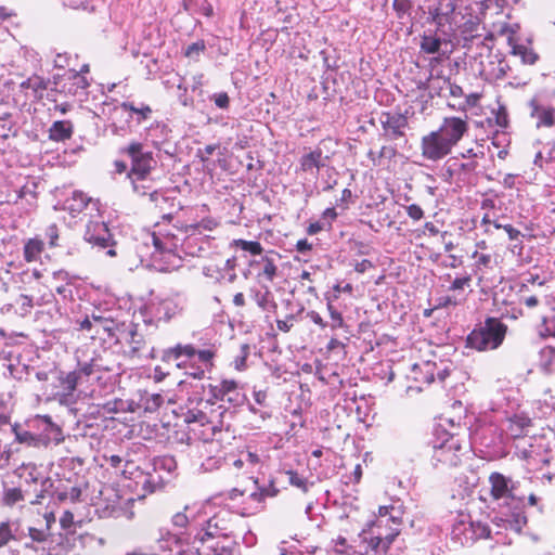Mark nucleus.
Here are the masks:
<instances>
[{
	"label": "nucleus",
	"instance_id": "1",
	"mask_svg": "<svg viewBox=\"0 0 555 555\" xmlns=\"http://www.w3.org/2000/svg\"><path fill=\"white\" fill-rule=\"evenodd\" d=\"M232 532V517L227 511H221L206 520L205 526L192 533L177 535L168 529L160 528L157 542L159 548L182 555H207L210 550L219 552L214 543L207 546V551L201 552L204 544L214 540H229Z\"/></svg>",
	"mask_w": 555,
	"mask_h": 555
},
{
	"label": "nucleus",
	"instance_id": "2",
	"mask_svg": "<svg viewBox=\"0 0 555 555\" xmlns=\"http://www.w3.org/2000/svg\"><path fill=\"white\" fill-rule=\"evenodd\" d=\"M228 411L222 405L215 406L210 400H199L193 408L188 406L182 414L190 433L205 442L211 441L223 430Z\"/></svg>",
	"mask_w": 555,
	"mask_h": 555
},
{
	"label": "nucleus",
	"instance_id": "3",
	"mask_svg": "<svg viewBox=\"0 0 555 555\" xmlns=\"http://www.w3.org/2000/svg\"><path fill=\"white\" fill-rule=\"evenodd\" d=\"M15 440L30 448L48 449L64 441L62 428L48 415H37L26 422V428L12 426Z\"/></svg>",
	"mask_w": 555,
	"mask_h": 555
},
{
	"label": "nucleus",
	"instance_id": "4",
	"mask_svg": "<svg viewBox=\"0 0 555 555\" xmlns=\"http://www.w3.org/2000/svg\"><path fill=\"white\" fill-rule=\"evenodd\" d=\"M402 525V512L399 506H380L375 522L376 535L371 538L366 550L386 552L399 535Z\"/></svg>",
	"mask_w": 555,
	"mask_h": 555
},
{
	"label": "nucleus",
	"instance_id": "5",
	"mask_svg": "<svg viewBox=\"0 0 555 555\" xmlns=\"http://www.w3.org/2000/svg\"><path fill=\"white\" fill-rule=\"evenodd\" d=\"M506 331L507 326L499 319L488 318L467 336V346L478 351L494 350L502 345Z\"/></svg>",
	"mask_w": 555,
	"mask_h": 555
},
{
	"label": "nucleus",
	"instance_id": "6",
	"mask_svg": "<svg viewBox=\"0 0 555 555\" xmlns=\"http://www.w3.org/2000/svg\"><path fill=\"white\" fill-rule=\"evenodd\" d=\"M179 229L169 231L158 230L150 235L154 251L152 257L155 260H164L167 263L166 270L177 269L181 266V258L177 255L182 238L176 233Z\"/></svg>",
	"mask_w": 555,
	"mask_h": 555
},
{
	"label": "nucleus",
	"instance_id": "7",
	"mask_svg": "<svg viewBox=\"0 0 555 555\" xmlns=\"http://www.w3.org/2000/svg\"><path fill=\"white\" fill-rule=\"evenodd\" d=\"M490 537V528L482 521H473L467 514H459L454 519L451 530V539L462 545L473 544L479 539Z\"/></svg>",
	"mask_w": 555,
	"mask_h": 555
},
{
	"label": "nucleus",
	"instance_id": "8",
	"mask_svg": "<svg viewBox=\"0 0 555 555\" xmlns=\"http://www.w3.org/2000/svg\"><path fill=\"white\" fill-rule=\"evenodd\" d=\"M122 152L129 156L131 162L127 178H134L135 180L146 179L157 165L153 152L144 150L141 142H130Z\"/></svg>",
	"mask_w": 555,
	"mask_h": 555
},
{
	"label": "nucleus",
	"instance_id": "9",
	"mask_svg": "<svg viewBox=\"0 0 555 555\" xmlns=\"http://www.w3.org/2000/svg\"><path fill=\"white\" fill-rule=\"evenodd\" d=\"M466 449L459 437L449 435L440 443L434 444L431 462L435 467H455L461 463Z\"/></svg>",
	"mask_w": 555,
	"mask_h": 555
},
{
	"label": "nucleus",
	"instance_id": "10",
	"mask_svg": "<svg viewBox=\"0 0 555 555\" xmlns=\"http://www.w3.org/2000/svg\"><path fill=\"white\" fill-rule=\"evenodd\" d=\"M517 297L520 305L534 309L542 302H547V287L539 275L528 274L516 284Z\"/></svg>",
	"mask_w": 555,
	"mask_h": 555
},
{
	"label": "nucleus",
	"instance_id": "11",
	"mask_svg": "<svg viewBox=\"0 0 555 555\" xmlns=\"http://www.w3.org/2000/svg\"><path fill=\"white\" fill-rule=\"evenodd\" d=\"M422 156L431 162H438L452 151L450 144L437 132V130L424 135L421 140Z\"/></svg>",
	"mask_w": 555,
	"mask_h": 555
},
{
	"label": "nucleus",
	"instance_id": "12",
	"mask_svg": "<svg viewBox=\"0 0 555 555\" xmlns=\"http://www.w3.org/2000/svg\"><path fill=\"white\" fill-rule=\"evenodd\" d=\"M85 240L98 246L99 248H106V255L109 257L116 256V250L112 247V234L104 221H90L83 235Z\"/></svg>",
	"mask_w": 555,
	"mask_h": 555
},
{
	"label": "nucleus",
	"instance_id": "13",
	"mask_svg": "<svg viewBox=\"0 0 555 555\" xmlns=\"http://www.w3.org/2000/svg\"><path fill=\"white\" fill-rule=\"evenodd\" d=\"M469 126L467 118L461 117H446L442 124L437 129V132L450 144L453 149L468 132Z\"/></svg>",
	"mask_w": 555,
	"mask_h": 555
},
{
	"label": "nucleus",
	"instance_id": "14",
	"mask_svg": "<svg viewBox=\"0 0 555 555\" xmlns=\"http://www.w3.org/2000/svg\"><path fill=\"white\" fill-rule=\"evenodd\" d=\"M155 313L159 320L169 321L184 309V299L176 293L167 297H155Z\"/></svg>",
	"mask_w": 555,
	"mask_h": 555
},
{
	"label": "nucleus",
	"instance_id": "15",
	"mask_svg": "<svg viewBox=\"0 0 555 555\" xmlns=\"http://www.w3.org/2000/svg\"><path fill=\"white\" fill-rule=\"evenodd\" d=\"M208 388L215 400L227 401L233 405L240 404L243 401L237 383L233 379H223L217 384H209Z\"/></svg>",
	"mask_w": 555,
	"mask_h": 555
},
{
	"label": "nucleus",
	"instance_id": "16",
	"mask_svg": "<svg viewBox=\"0 0 555 555\" xmlns=\"http://www.w3.org/2000/svg\"><path fill=\"white\" fill-rule=\"evenodd\" d=\"M528 106L530 108V117L534 120L538 129L552 128L555 126V107L544 104L538 98H532Z\"/></svg>",
	"mask_w": 555,
	"mask_h": 555
},
{
	"label": "nucleus",
	"instance_id": "17",
	"mask_svg": "<svg viewBox=\"0 0 555 555\" xmlns=\"http://www.w3.org/2000/svg\"><path fill=\"white\" fill-rule=\"evenodd\" d=\"M489 482L491 485V495L493 499H505L511 500V502L518 499L514 493L516 483L503 474L496 472L492 473L489 476Z\"/></svg>",
	"mask_w": 555,
	"mask_h": 555
},
{
	"label": "nucleus",
	"instance_id": "18",
	"mask_svg": "<svg viewBox=\"0 0 555 555\" xmlns=\"http://www.w3.org/2000/svg\"><path fill=\"white\" fill-rule=\"evenodd\" d=\"M380 122L385 133L391 139L396 140L404 134L408 127V118L402 114H383Z\"/></svg>",
	"mask_w": 555,
	"mask_h": 555
},
{
	"label": "nucleus",
	"instance_id": "19",
	"mask_svg": "<svg viewBox=\"0 0 555 555\" xmlns=\"http://www.w3.org/2000/svg\"><path fill=\"white\" fill-rule=\"evenodd\" d=\"M456 3V0H438L436 5L429 8L428 13L430 18L438 28H442L450 23Z\"/></svg>",
	"mask_w": 555,
	"mask_h": 555
},
{
	"label": "nucleus",
	"instance_id": "20",
	"mask_svg": "<svg viewBox=\"0 0 555 555\" xmlns=\"http://www.w3.org/2000/svg\"><path fill=\"white\" fill-rule=\"evenodd\" d=\"M532 427L531 418L525 414H515L506 420L505 431L509 437L517 439L528 436Z\"/></svg>",
	"mask_w": 555,
	"mask_h": 555
},
{
	"label": "nucleus",
	"instance_id": "21",
	"mask_svg": "<svg viewBox=\"0 0 555 555\" xmlns=\"http://www.w3.org/2000/svg\"><path fill=\"white\" fill-rule=\"evenodd\" d=\"M203 508V504L198 503L185 505L182 512H178L172 516L171 524L177 528H185L190 522L198 518Z\"/></svg>",
	"mask_w": 555,
	"mask_h": 555
},
{
	"label": "nucleus",
	"instance_id": "22",
	"mask_svg": "<svg viewBox=\"0 0 555 555\" xmlns=\"http://www.w3.org/2000/svg\"><path fill=\"white\" fill-rule=\"evenodd\" d=\"M74 132L73 122L69 120L54 121L49 129V139L55 142L69 140Z\"/></svg>",
	"mask_w": 555,
	"mask_h": 555
},
{
	"label": "nucleus",
	"instance_id": "23",
	"mask_svg": "<svg viewBox=\"0 0 555 555\" xmlns=\"http://www.w3.org/2000/svg\"><path fill=\"white\" fill-rule=\"evenodd\" d=\"M512 504H515V511H513L509 515H506V521L508 522L511 529L516 532H520L524 526L527 524V517L524 511L520 508V505L524 504V500L518 498L516 501H512Z\"/></svg>",
	"mask_w": 555,
	"mask_h": 555
},
{
	"label": "nucleus",
	"instance_id": "24",
	"mask_svg": "<svg viewBox=\"0 0 555 555\" xmlns=\"http://www.w3.org/2000/svg\"><path fill=\"white\" fill-rule=\"evenodd\" d=\"M326 158L327 156L323 157V152L321 149H315L302 155L300 158V168L304 171H312L313 169H319L320 167L324 166L323 160Z\"/></svg>",
	"mask_w": 555,
	"mask_h": 555
},
{
	"label": "nucleus",
	"instance_id": "25",
	"mask_svg": "<svg viewBox=\"0 0 555 555\" xmlns=\"http://www.w3.org/2000/svg\"><path fill=\"white\" fill-rule=\"evenodd\" d=\"M197 350L193 345H181L178 344L172 348L164 351V359L167 361H176L181 357L193 358L196 356Z\"/></svg>",
	"mask_w": 555,
	"mask_h": 555
},
{
	"label": "nucleus",
	"instance_id": "26",
	"mask_svg": "<svg viewBox=\"0 0 555 555\" xmlns=\"http://www.w3.org/2000/svg\"><path fill=\"white\" fill-rule=\"evenodd\" d=\"M0 487L2 489L1 503L5 506H13L25 500V494L21 488L13 487L7 488L5 482L1 481Z\"/></svg>",
	"mask_w": 555,
	"mask_h": 555
},
{
	"label": "nucleus",
	"instance_id": "27",
	"mask_svg": "<svg viewBox=\"0 0 555 555\" xmlns=\"http://www.w3.org/2000/svg\"><path fill=\"white\" fill-rule=\"evenodd\" d=\"M43 242L39 238H30L24 245V259L27 262L37 261L43 251Z\"/></svg>",
	"mask_w": 555,
	"mask_h": 555
},
{
	"label": "nucleus",
	"instance_id": "28",
	"mask_svg": "<svg viewBox=\"0 0 555 555\" xmlns=\"http://www.w3.org/2000/svg\"><path fill=\"white\" fill-rule=\"evenodd\" d=\"M90 201L91 198L82 192L75 191L72 197L66 199L65 208L70 212H80L87 207Z\"/></svg>",
	"mask_w": 555,
	"mask_h": 555
},
{
	"label": "nucleus",
	"instance_id": "29",
	"mask_svg": "<svg viewBox=\"0 0 555 555\" xmlns=\"http://www.w3.org/2000/svg\"><path fill=\"white\" fill-rule=\"evenodd\" d=\"M16 530L17 526L10 520L0 522V548L16 540Z\"/></svg>",
	"mask_w": 555,
	"mask_h": 555
},
{
	"label": "nucleus",
	"instance_id": "30",
	"mask_svg": "<svg viewBox=\"0 0 555 555\" xmlns=\"http://www.w3.org/2000/svg\"><path fill=\"white\" fill-rule=\"evenodd\" d=\"M279 492L280 490L275 487L273 480H271L268 486L258 487L257 491L250 494V499L261 504L267 498L276 496Z\"/></svg>",
	"mask_w": 555,
	"mask_h": 555
},
{
	"label": "nucleus",
	"instance_id": "31",
	"mask_svg": "<svg viewBox=\"0 0 555 555\" xmlns=\"http://www.w3.org/2000/svg\"><path fill=\"white\" fill-rule=\"evenodd\" d=\"M257 263L261 266L258 275L263 276L269 282L273 281L278 272V268L273 259L269 258L268 256H264Z\"/></svg>",
	"mask_w": 555,
	"mask_h": 555
},
{
	"label": "nucleus",
	"instance_id": "32",
	"mask_svg": "<svg viewBox=\"0 0 555 555\" xmlns=\"http://www.w3.org/2000/svg\"><path fill=\"white\" fill-rule=\"evenodd\" d=\"M254 299L259 308L264 311H270L276 308L271 292L267 288L264 292H256Z\"/></svg>",
	"mask_w": 555,
	"mask_h": 555
},
{
	"label": "nucleus",
	"instance_id": "33",
	"mask_svg": "<svg viewBox=\"0 0 555 555\" xmlns=\"http://www.w3.org/2000/svg\"><path fill=\"white\" fill-rule=\"evenodd\" d=\"M120 107L124 111H129L138 115L137 121L140 124L151 117L152 108L149 105L142 104L140 107L133 105L130 102L121 103Z\"/></svg>",
	"mask_w": 555,
	"mask_h": 555
},
{
	"label": "nucleus",
	"instance_id": "34",
	"mask_svg": "<svg viewBox=\"0 0 555 555\" xmlns=\"http://www.w3.org/2000/svg\"><path fill=\"white\" fill-rule=\"evenodd\" d=\"M232 245L236 248L242 249L250 255H261L263 248L261 244L257 241H246V240H234Z\"/></svg>",
	"mask_w": 555,
	"mask_h": 555
},
{
	"label": "nucleus",
	"instance_id": "35",
	"mask_svg": "<svg viewBox=\"0 0 555 555\" xmlns=\"http://www.w3.org/2000/svg\"><path fill=\"white\" fill-rule=\"evenodd\" d=\"M441 42V39L435 36H424L421 41V49L427 54L438 53Z\"/></svg>",
	"mask_w": 555,
	"mask_h": 555
},
{
	"label": "nucleus",
	"instance_id": "36",
	"mask_svg": "<svg viewBox=\"0 0 555 555\" xmlns=\"http://www.w3.org/2000/svg\"><path fill=\"white\" fill-rule=\"evenodd\" d=\"M127 179L129 180V182L132 186L133 193H135L137 195H140V196L147 195L152 190L151 180L149 178L139 179V180H135L134 178H127Z\"/></svg>",
	"mask_w": 555,
	"mask_h": 555
},
{
	"label": "nucleus",
	"instance_id": "37",
	"mask_svg": "<svg viewBox=\"0 0 555 555\" xmlns=\"http://www.w3.org/2000/svg\"><path fill=\"white\" fill-rule=\"evenodd\" d=\"M68 79L73 80V85L68 89V92L73 94H75L77 90L86 89L89 86L87 78L80 73H77L76 70L68 72Z\"/></svg>",
	"mask_w": 555,
	"mask_h": 555
},
{
	"label": "nucleus",
	"instance_id": "38",
	"mask_svg": "<svg viewBox=\"0 0 555 555\" xmlns=\"http://www.w3.org/2000/svg\"><path fill=\"white\" fill-rule=\"evenodd\" d=\"M513 53L521 57L526 64H533L537 61V54L529 48L522 44L513 47Z\"/></svg>",
	"mask_w": 555,
	"mask_h": 555
},
{
	"label": "nucleus",
	"instance_id": "39",
	"mask_svg": "<svg viewBox=\"0 0 555 555\" xmlns=\"http://www.w3.org/2000/svg\"><path fill=\"white\" fill-rule=\"evenodd\" d=\"M555 360V348L545 346L540 351V365L544 371H548Z\"/></svg>",
	"mask_w": 555,
	"mask_h": 555
},
{
	"label": "nucleus",
	"instance_id": "40",
	"mask_svg": "<svg viewBox=\"0 0 555 555\" xmlns=\"http://www.w3.org/2000/svg\"><path fill=\"white\" fill-rule=\"evenodd\" d=\"M493 114H494L495 124L502 129L507 128L508 113H507L506 106L503 104H499L498 108L495 111H493Z\"/></svg>",
	"mask_w": 555,
	"mask_h": 555
},
{
	"label": "nucleus",
	"instance_id": "41",
	"mask_svg": "<svg viewBox=\"0 0 555 555\" xmlns=\"http://www.w3.org/2000/svg\"><path fill=\"white\" fill-rule=\"evenodd\" d=\"M286 475L288 476V481L292 486L302 490L304 492L308 491V480L305 477L293 470L286 472Z\"/></svg>",
	"mask_w": 555,
	"mask_h": 555
},
{
	"label": "nucleus",
	"instance_id": "42",
	"mask_svg": "<svg viewBox=\"0 0 555 555\" xmlns=\"http://www.w3.org/2000/svg\"><path fill=\"white\" fill-rule=\"evenodd\" d=\"M470 282H472V278L468 274L455 278L452 281L451 285L449 286V291H452V292L464 291L466 287L470 286Z\"/></svg>",
	"mask_w": 555,
	"mask_h": 555
},
{
	"label": "nucleus",
	"instance_id": "43",
	"mask_svg": "<svg viewBox=\"0 0 555 555\" xmlns=\"http://www.w3.org/2000/svg\"><path fill=\"white\" fill-rule=\"evenodd\" d=\"M327 310H328L330 317L332 319L331 327L333 330L343 327L344 319H343L341 313L339 311H337L331 302L327 304Z\"/></svg>",
	"mask_w": 555,
	"mask_h": 555
},
{
	"label": "nucleus",
	"instance_id": "44",
	"mask_svg": "<svg viewBox=\"0 0 555 555\" xmlns=\"http://www.w3.org/2000/svg\"><path fill=\"white\" fill-rule=\"evenodd\" d=\"M78 380H79V373L70 372L62 380L63 388L68 392H73L78 385Z\"/></svg>",
	"mask_w": 555,
	"mask_h": 555
},
{
	"label": "nucleus",
	"instance_id": "45",
	"mask_svg": "<svg viewBox=\"0 0 555 555\" xmlns=\"http://www.w3.org/2000/svg\"><path fill=\"white\" fill-rule=\"evenodd\" d=\"M196 356L198 361L203 364V367L209 369L212 366V359L215 357V351L211 349L197 350Z\"/></svg>",
	"mask_w": 555,
	"mask_h": 555
},
{
	"label": "nucleus",
	"instance_id": "46",
	"mask_svg": "<svg viewBox=\"0 0 555 555\" xmlns=\"http://www.w3.org/2000/svg\"><path fill=\"white\" fill-rule=\"evenodd\" d=\"M242 455L245 460L246 467L250 470L261 464V459L256 452L246 451L242 452Z\"/></svg>",
	"mask_w": 555,
	"mask_h": 555
},
{
	"label": "nucleus",
	"instance_id": "47",
	"mask_svg": "<svg viewBox=\"0 0 555 555\" xmlns=\"http://www.w3.org/2000/svg\"><path fill=\"white\" fill-rule=\"evenodd\" d=\"M48 88V81L40 76L30 77V89L35 92V96Z\"/></svg>",
	"mask_w": 555,
	"mask_h": 555
},
{
	"label": "nucleus",
	"instance_id": "48",
	"mask_svg": "<svg viewBox=\"0 0 555 555\" xmlns=\"http://www.w3.org/2000/svg\"><path fill=\"white\" fill-rule=\"evenodd\" d=\"M28 535L33 542L41 543V542L47 541L49 532H48V529L43 530V529H37L34 527H29Z\"/></svg>",
	"mask_w": 555,
	"mask_h": 555
},
{
	"label": "nucleus",
	"instance_id": "49",
	"mask_svg": "<svg viewBox=\"0 0 555 555\" xmlns=\"http://www.w3.org/2000/svg\"><path fill=\"white\" fill-rule=\"evenodd\" d=\"M249 346L247 344L245 345H242L241 347V354L238 357H236L235 361H234V364H235V369L237 370H243L245 369L246 366V359L249 354Z\"/></svg>",
	"mask_w": 555,
	"mask_h": 555
},
{
	"label": "nucleus",
	"instance_id": "50",
	"mask_svg": "<svg viewBox=\"0 0 555 555\" xmlns=\"http://www.w3.org/2000/svg\"><path fill=\"white\" fill-rule=\"evenodd\" d=\"M17 304L21 307L22 314L26 315L30 312V309L33 308V298L28 295H21L17 299Z\"/></svg>",
	"mask_w": 555,
	"mask_h": 555
},
{
	"label": "nucleus",
	"instance_id": "51",
	"mask_svg": "<svg viewBox=\"0 0 555 555\" xmlns=\"http://www.w3.org/2000/svg\"><path fill=\"white\" fill-rule=\"evenodd\" d=\"M21 477H24L26 481L38 482V473L35 466H26L22 469Z\"/></svg>",
	"mask_w": 555,
	"mask_h": 555
},
{
	"label": "nucleus",
	"instance_id": "52",
	"mask_svg": "<svg viewBox=\"0 0 555 555\" xmlns=\"http://www.w3.org/2000/svg\"><path fill=\"white\" fill-rule=\"evenodd\" d=\"M164 403V398L160 393H153L146 400V410H156Z\"/></svg>",
	"mask_w": 555,
	"mask_h": 555
},
{
	"label": "nucleus",
	"instance_id": "53",
	"mask_svg": "<svg viewBox=\"0 0 555 555\" xmlns=\"http://www.w3.org/2000/svg\"><path fill=\"white\" fill-rule=\"evenodd\" d=\"M406 214L411 219L415 221H418L424 217L423 209L416 204L409 205L406 207Z\"/></svg>",
	"mask_w": 555,
	"mask_h": 555
},
{
	"label": "nucleus",
	"instance_id": "54",
	"mask_svg": "<svg viewBox=\"0 0 555 555\" xmlns=\"http://www.w3.org/2000/svg\"><path fill=\"white\" fill-rule=\"evenodd\" d=\"M294 320L295 317L293 314H289L286 317L285 320H278L276 326L281 332L287 333L294 326Z\"/></svg>",
	"mask_w": 555,
	"mask_h": 555
},
{
	"label": "nucleus",
	"instance_id": "55",
	"mask_svg": "<svg viewBox=\"0 0 555 555\" xmlns=\"http://www.w3.org/2000/svg\"><path fill=\"white\" fill-rule=\"evenodd\" d=\"M149 199L151 203H154L156 207H159V208H163V205L162 203H165L167 201V198L165 197V195L159 192V191H156V190H153L151 191L149 194Z\"/></svg>",
	"mask_w": 555,
	"mask_h": 555
},
{
	"label": "nucleus",
	"instance_id": "56",
	"mask_svg": "<svg viewBox=\"0 0 555 555\" xmlns=\"http://www.w3.org/2000/svg\"><path fill=\"white\" fill-rule=\"evenodd\" d=\"M543 324L545 325V330L540 331V335L545 336H555V318L547 320L546 318L543 319Z\"/></svg>",
	"mask_w": 555,
	"mask_h": 555
},
{
	"label": "nucleus",
	"instance_id": "57",
	"mask_svg": "<svg viewBox=\"0 0 555 555\" xmlns=\"http://www.w3.org/2000/svg\"><path fill=\"white\" fill-rule=\"evenodd\" d=\"M212 99L219 108H228L230 99L225 92L216 93Z\"/></svg>",
	"mask_w": 555,
	"mask_h": 555
},
{
	"label": "nucleus",
	"instance_id": "58",
	"mask_svg": "<svg viewBox=\"0 0 555 555\" xmlns=\"http://www.w3.org/2000/svg\"><path fill=\"white\" fill-rule=\"evenodd\" d=\"M81 490L77 487H72L69 490L65 491L62 494V499H69L72 502H76L80 500Z\"/></svg>",
	"mask_w": 555,
	"mask_h": 555
},
{
	"label": "nucleus",
	"instance_id": "59",
	"mask_svg": "<svg viewBox=\"0 0 555 555\" xmlns=\"http://www.w3.org/2000/svg\"><path fill=\"white\" fill-rule=\"evenodd\" d=\"M74 524V515L69 511H65L60 518V525L63 529H69Z\"/></svg>",
	"mask_w": 555,
	"mask_h": 555
},
{
	"label": "nucleus",
	"instance_id": "60",
	"mask_svg": "<svg viewBox=\"0 0 555 555\" xmlns=\"http://www.w3.org/2000/svg\"><path fill=\"white\" fill-rule=\"evenodd\" d=\"M545 160L551 163L555 159V141H548L544 145Z\"/></svg>",
	"mask_w": 555,
	"mask_h": 555
},
{
	"label": "nucleus",
	"instance_id": "61",
	"mask_svg": "<svg viewBox=\"0 0 555 555\" xmlns=\"http://www.w3.org/2000/svg\"><path fill=\"white\" fill-rule=\"evenodd\" d=\"M464 300V297H457V296H447L443 298H440L439 306L447 307V306H456L461 304Z\"/></svg>",
	"mask_w": 555,
	"mask_h": 555
},
{
	"label": "nucleus",
	"instance_id": "62",
	"mask_svg": "<svg viewBox=\"0 0 555 555\" xmlns=\"http://www.w3.org/2000/svg\"><path fill=\"white\" fill-rule=\"evenodd\" d=\"M503 230L507 233L508 235V238L511 241H516V240H519V237L521 236V233L519 230L515 229L513 225L511 224H505L503 227Z\"/></svg>",
	"mask_w": 555,
	"mask_h": 555
},
{
	"label": "nucleus",
	"instance_id": "63",
	"mask_svg": "<svg viewBox=\"0 0 555 555\" xmlns=\"http://www.w3.org/2000/svg\"><path fill=\"white\" fill-rule=\"evenodd\" d=\"M307 317L317 325L324 328L327 324L317 311H309Z\"/></svg>",
	"mask_w": 555,
	"mask_h": 555
},
{
	"label": "nucleus",
	"instance_id": "64",
	"mask_svg": "<svg viewBox=\"0 0 555 555\" xmlns=\"http://www.w3.org/2000/svg\"><path fill=\"white\" fill-rule=\"evenodd\" d=\"M337 555H362V552L351 545H348L346 548L337 547Z\"/></svg>",
	"mask_w": 555,
	"mask_h": 555
}]
</instances>
